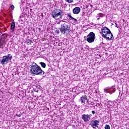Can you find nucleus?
<instances>
[{
  "label": "nucleus",
  "instance_id": "f257e3e1",
  "mask_svg": "<svg viewBox=\"0 0 129 129\" xmlns=\"http://www.w3.org/2000/svg\"><path fill=\"white\" fill-rule=\"evenodd\" d=\"M30 70L31 73L35 75H45V72L43 71L41 67L35 62L32 64Z\"/></svg>",
  "mask_w": 129,
  "mask_h": 129
},
{
  "label": "nucleus",
  "instance_id": "f03ea898",
  "mask_svg": "<svg viewBox=\"0 0 129 129\" xmlns=\"http://www.w3.org/2000/svg\"><path fill=\"white\" fill-rule=\"evenodd\" d=\"M102 35L103 38L106 39L107 41H109V40H112V37L113 35L110 31V30L108 29L107 27H103L101 29Z\"/></svg>",
  "mask_w": 129,
  "mask_h": 129
},
{
  "label": "nucleus",
  "instance_id": "7ed1b4c3",
  "mask_svg": "<svg viewBox=\"0 0 129 129\" xmlns=\"http://www.w3.org/2000/svg\"><path fill=\"white\" fill-rule=\"evenodd\" d=\"M59 30L62 35H65V34H69V33L71 32L69 23L66 22H63L60 24Z\"/></svg>",
  "mask_w": 129,
  "mask_h": 129
},
{
  "label": "nucleus",
  "instance_id": "20e7f679",
  "mask_svg": "<svg viewBox=\"0 0 129 129\" xmlns=\"http://www.w3.org/2000/svg\"><path fill=\"white\" fill-rule=\"evenodd\" d=\"M51 17L55 20L58 21V20L62 19V17H63V11L60 10H54L51 12Z\"/></svg>",
  "mask_w": 129,
  "mask_h": 129
},
{
  "label": "nucleus",
  "instance_id": "39448f33",
  "mask_svg": "<svg viewBox=\"0 0 129 129\" xmlns=\"http://www.w3.org/2000/svg\"><path fill=\"white\" fill-rule=\"evenodd\" d=\"M13 59V55L11 54H8V55H5L0 59V63L2 65H7L9 64V60L12 61Z\"/></svg>",
  "mask_w": 129,
  "mask_h": 129
},
{
  "label": "nucleus",
  "instance_id": "423d86ee",
  "mask_svg": "<svg viewBox=\"0 0 129 129\" xmlns=\"http://www.w3.org/2000/svg\"><path fill=\"white\" fill-rule=\"evenodd\" d=\"M84 39H86L88 43H93L95 40V34L93 32H91L87 36L84 37Z\"/></svg>",
  "mask_w": 129,
  "mask_h": 129
},
{
  "label": "nucleus",
  "instance_id": "0eeeda50",
  "mask_svg": "<svg viewBox=\"0 0 129 129\" xmlns=\"http://www.w3.org/2000/svg\"><path fill=\"white\" fill-rule=\"evenodd\" d=\"M91 116H92V114H83L82 115V119L84 120L85 122H88L89 120H90V118H91Z\"/></svg>",
  "mask_w": 129,
  "mask_h": 129
},
{
  "label": "nucleus",
  "instance_id": "6e6552de",
  "mask_svg": "<svg viewBox=\"0 0 129 129\" xmlns=\"http://www.w3.org/2000/svg\"><path fill=\"white\" fill-rule=\"evenodd\" d=\"M99 120H94L91 122L90 125H91L93 128H96V127H98V125H99Z\"/></svg>",
  "mask_w": 129,
  "mask_h": 129
},
{
  "label": "nucleus",
  "instance_id": "1a4fd4ad",
  "mask_svg": "<svg viewBox=\"0 0 129 129\" xmlns=\"http://www.w3.org/2000/svg\"><path fill=\"white\" fill-rule=\"evenodd\" d=\"M80 101L82 104H83V103L84 104H85V101H87V104H89V100L87 99V96H86V95H83L81 97Z\"/></svg>",
  "mask_w": 129,
  "mask_h": 129
},
{
  "label": "nucleus",
  "instance_id": "9d476101",
  "mask_svg": "<svg viewBox=\"0 0 129 129\" xmlns=\"http://www.w3.org/2000/svg\"><path fill=\"white\" fill-rule=\"evenodd\" d=\"M104 91L106 93H109L110 94H112L115 91V88L114 87H112L110 88L104 89Z\"/></svg>",
  "mask_w": 129,
  "mask_h": 129
},
{
  "label": "nucleus",
  "instance_id": "9b49d317",
  "mask_svg": "<svg viewBox=\"0 0 129 129\" xmlns=\"http://www.w3.org/2000/svg\"><path fill=\"white\" fill-rule=\"evenodd\" d=\"M80 11H81V10L80 9V8L75 7L73 10V13L75 15H78V14L80 13Z\"/></svg>",
  "mask_w": 129,
  "mask_h": 129
},
{
  "label": "nucleus",
  "instance_id": "f8f14e48",
  "mask_svg": "<svg viewBox=\"0 0 129 129\" xmlns=\"http://www.w3.org/2000/svg\"><path fill=\"white\" fill-rule=\"evenodd\" d=\"M67 16L69 17V20H70V21H74V22H77V19L73 18L72 17V16H71V13H68L67 14Z\"/></svg>",
  "mask_w": 129,
  "mask_h": 129
},
{
  "label": "nucleus",
  "instance_id": "ddd939ff",
  "mask_svg": "<svg viewBox=\"0 0 129 129\" xmlns=\"http://www.w3.org/2000/svg\"><path fill=\"white\" fill-rule=\"evenodd\" d=\"M4 44H6V39L3 37L0 38V48H2V46L4 45Z\"/></svg>",
  "mask_w": 129,
  "mask_h": 129
},
{
  "label": "nucleus",
  "instance_id": "4468645a",
  "mask_svg": "<svg viewBox=\"0 0 129 129\" xmlns=\"http://www.w3.org/2000/svg\"><path fill=\"white\" fill-rule=\"evenodd\" d=\"M15 28H16V24L15 22H12L11 25V30H14Z\"/></svg>",
  "mask_w": 129,
  "mask_h": 129
},
{
  "label": "nucleus",
  "instance_id": "2eb2a0df",
  "mask_svg": "<svg viewBox=\"0 0 129 129\" xmlns=\"http://www.w3.org/2000/svg\"><path fill=\"white\" fill-rule=\"evenodd\" d=\"M40 64L42 68H46V63L43 62H40Z\"/></svg>",
  "mask_w": 129,
  "mask_h": 129
},
{
  "label": "nucleus",
  "instance_id": "dca6fc26",
  "mask_svg": "<svg viewBox=\"0 0 129 129\" xmlns=\"http://www.w3.org/2000/svg\"><path fill=\"white\" fill-rule=\"evenodd\" d=\"M26 43L28 45H32V44H33V41L31 40H28L27 41Z\"/></svg>",
  "mask_w": 129,
  "mask_h": 129
},
{
  "label": "nucleus",
  "instance_id": "f3484780",
  "mask_svg": "<svg viewBox=\"0 0 129 129\" xmlns=\"http://www.w3.org/2000/svg\"><path fill=\"white\" fill-rule=\"evenodd\" d=\"M104 128L105 129H110V126H109V125H108V124H106L105 125Z\"/></svg>",
  "mask_w": 129,
  "mask_h": 129
},
{
  "label": "nucleus",
  "instance_id": "a211bd4d",
  "mask_svg": "<svg viewBox=\"0 0 129 129\" xmlns=\"http://www.w3.org/2000/svg\"><path fill=\"white\" fill-rule=\"evenodd\" d=\"M67 3H69V4H71V3H73V0H65Z\"/></svg>",
  "mask_w": 129,
  "mask_h": 129
},
{
  "label": "nucleus",
  "instance_id": "6ab92c4d",
  "mask_svg": "<svg viewBox=\"0 0 129 129\" xmlns=\"http://www.w3.org/2000/svg\"><path fill=\"white\" fill-rule=\"evenodd\" d=\"M98 16L100 17H103V14L99 13L98 14Z\"/></svg>",
  "mask_w": 129,
  "mask_h": 129
},
{
  "label": "nucleus",
  "instance_id": "aec40b11",
  "mask_svg": "<svg viewBox=\"0 0 129 129\" xmlns=\"http://www.w3.org/2000/svg\"><path fill=\"white\" fill-rule=\"evenodd\" d=\"M16 116H19V117H21V116H22V114H16Z\"/></svg>",
  "mask_w": 129,
  "mask_h": 129
},
{
  "label": "nucleus",
  "instance_id": "412c9836",
  "mask_svg": "<svg viewBox=\"0 0 129 129\" xmlns=\"http://www.w3.org/2000/svg\"><path fill=\"white\" fill-rule=\"evenodd\" d=\"M11 9H12V10H14V9H15V6H14V5H12Z\"/></svg>",
  "mask_w": 129,
  "mask_h": 129
},
{
  "label": "nucleus",
  "instance_id": "4be33fe9",
  "mask_svg": "<svg viewBox=\"0 0 129 129\" xmlns=\"http://www.w3.org/2000/svg\"><path fill=\"white\" fill-rule=\"evenodd\" d=\"M55 33L56 34H59L60 33V31L59 30H56Z\"/></svg>",
  "mask_w": 129,
  "mask_h": 129
},
{
  "label": "nucleus",
  "instance_id": "5701e85b",
  "mask_svg": "<svg viewBox=\"0 0 129 129\" xmlns=\"http://www.w3.org/2000/svg\"><path fill=\"white\" fill-rule=\"evenodd\" d=\"M47 71H48V73H49V72H50L51 71V67H49L48 70Z\"/></svg>",
  "mask_w": 129,
  "mask_h": 129
},
{
  "label": "nucleus",
  "instance_id": "b1692460",
  "mask_svg": "<svg viewBox=\"0 0 129 129\" xmlns=\"http://www.w3.org/2000/svg\"><path fill=\"white\" fill-rule=\"evenodd\" d=\"M92 114H95V111H92Z\"/></svg>",
  "mask_w": 129,
  "mask_h": 129
},
{
  "label": "nucleus",
  "instance_id": "393cba45",
  "mask_svg": "<svg viewBox=\"0 0 129 129\" xmlns=\"http://www.w3.org/2000/svg\"><path fill=\"white\" fill-rule=\"evenodd\" d=\"M41 16L42 17H43V14H42V13H41Z\"/></svg>",
  "mask_w": 129,
  "mask_h": 129
},
{
  "label": "nucleus",
  "instance_id": "a878e982",
  "mask_svg": "<svg viewBox=\"0 0 129 129\" xmlns=\"http://www.w3.org/2000/svg\"><path fill=\"white\" fill-rule=\"evenodd\" d=\"M78 1H80V0H78Z\"/></svg>",
  "mask_w": 129,
  "mask_h": 129
}]
</instances>
